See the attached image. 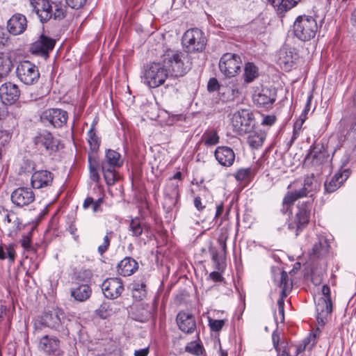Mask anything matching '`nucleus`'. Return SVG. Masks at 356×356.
Returning <instances> with one entry per match:
<instances>
[{
  "instance_id": "obj_10",
  "label": "nucleus",
  "mask_w": 356,
  "mask_h": 356,
  "mask_svg": "<svg viewBox=\"0 0 356 356\" xmlns=\"http://www.w3.org/2000/svg\"><path fill=\"white\" fill-rule=\"evenodd\" d=\"M68 119L67 112L60 108H49L44 111L40 120L46 126L61 128L66 124Z\"/></svg>"
},
{
  "instance_id": "obj_15",
  "label": "nucleus",
  "mask_w": 356,
  "mask_h": 356,
  "mask_svg": "<svg viewBox=\"0 0 356 356\" xmlns=\"http://www.w3.org/2000/svg\"><path fill=\"white\" fill-rule=\"evenodd\" d=\"M18 86L12 82H6L0 86V99L7 105H13L20 97Z\"/></svg>"
},
{
  "instance_id": "obj_52",
  "label": "nucleus",
  "mask_w": 356,
  "mask_h": 356,
  "mask_svg": "<svg viewBox=\"0 0 356 356\" xmlns=\"http://www.w3.org/2000/svg\"><path fill=\"white\" fill-rule=\"evenodd\" d=\"M225 325L224 320L209 318V325L213 332H219Z\"/></svg>"
},
{
  "instance_id": "obj_38",
  "label": "nucleus",
  "mask_w": 356,
  "mask_h": 356,
  "mask_svg": "<svg viewBox=\"0 0 356 356\" xmlns=\"http://www.w3.org/2000/svg\"><path fill=\"white\" fill-rule=\"evenodd\" d=\"M89 170L90 179L95 182L99 180V175L97 171L98 162L97 161V156H88Z\"/></svg>"
},
{
  "instance_id": "obj_50",
  "label": "nucleus",
  "mask_w": 356,
  "mask_h": 356,
  "mask_svg": "<svg viewBox=\"0 0 356 356\" xmlns=\"http://www.w3.org/2000/svg\"><path fill=\"white\" fill-rule=\"evenodd\" d=\"M179 197L172 195H164L163 207L168 211H171L178 202Z\"/></svg>"
},
{
  "instance_id": "obj_3",
  "label": "nucleus",
  "mask_w": 356,
  "mask_h": 356,
  "mask_svg": "<svg viewBox=\"0 0 356 356\" xmlns=\"http://www.w3.org/2000/svg\"><path fill=\"white\" fill-rule=\"evenodd\" d=\"M33 11L37 15L42 23L54 18L63 19L65 17L66 7L61 2H51L49 0H31Z\"/></svg>"
},
{
  "instance_id": "obj_54",
  "label": "nucleus",
  "mask_w": 356,
  "mask_h": 356,
  "mask_svg": "<svg viewBox=\"0 0 356 356\" xmlns=\"http://www.w3.org/2000/svg\"><path fill=\"white\" fill-rule=\"evenodd\" d=\"M8 223H17L19 227L20 224V220L15 213H8L4 219Z\"/></svg>"
},
{
  "instance_id": "obj_59",
  "label": "nucleus",
  "mask_w": 356,
  "mask_h": 356,
  "mask_svg": "<svg viewBox=\"0 0 356 356\" xmlns=\"http://www.w3.org/2000/svg\"><path fill=\"white\" fill-rule=\"evenodd\" d=\"M322 293L323 297H322V299H325L327 300H331V296H330V286L327 284H324L322 286Z\"/></svg>"
},
{
  "instance_id": "obj_7",
  "label": "nucleus",
  "mask_w": 356,
  "mask_h": 356,
  "mask_svg": "<svg viewBox=\"0 0 356 356\" xmlns=\"http://www.w3.org/2000/svg\"><path fill=\"white\" fill-rule=\"evenodd\" d=\"M16 75L22 83L27 86L35 84L40 79L38 67L29 60L20 61L17 64Z\"/></svg>"
},
{
  "instance_id": "obj_26",
  "label": "nucleus",
  "mask_w": 356,
  "mask_h": 356,
  "mask_svg": "<svg viewBox=\"0 0 356 356\" xmlns=\"http://www.w3.org/2000/svg\"><path fill=\"white\" fill-rule=\"evenodd\" d=\"M211 192L205 187L200 188L198 195L194 198V206L198 211H204L209 204L212 203Z\"/></svg>"
},
{
  "instance_id": "obj_56",
  "label": "nucleus",
  "mask_w": 356,
  "mask_h": 356,
  "mask_svg": "<svg viewBox=\"0 0 356 356\" xmlns=\"http://www.w3.org/2000/svg\"><path fill=\"white\" fill-rule=\"evenodd\" d=\"M12 224L13 225V227L8 228V230H9L8 235L10 237H15L17 235V232L19 230H21L22 225L21 222H20V224L19 225V227L17 226V223H12Z\"/></svg>"
},
{
  "instance_id": "obj_36",
  "label": "nucleus",
  "mask_w": 356,
  "mask_h": 356,
  "mask_svg": "<svg viewBox=\"0 0 356 356\" xmlns=\"http://www.w3.org/2000/svg\"><path fill=\"white\" fill-rule=\"evenodd\" d=\"M259 76L258 67L253 63H247L244 67V81L246 83H252Z\"/></svg>"
},
{
  "instance_id": "obj_44",
  "label": "nucleus",
  "mask_w": 356,
  "mask_h": 356,
  "mask_svg": "<svg viewBox=\"0 0 356 356\" xmlns=\"http://www.w3.org/2000/svg\"><path fill=\"white\" fill-rule=\"evenodd\" d=\"M291 283L289 282V276L286 272L282 270L280 273V286L282 289V294L286 296V291L291 288Z\"/></svg>"
},
{
  "instance_id": "obj_8",
  "label": "nucleus",
  "mask_w": 356,
  "mask_h": 356,
  "mask_svg": "<svg viewBox=\"0 0 356 356\" xmlns=\"http://www.w3.org/2000/svg\"><path fill=\"white\" fill-rule=\"evenodd\" d=\"M34 143L39 149L47 154H52L63 147L60 139L49 131L40 133L34 138Z\"/></svg>"
},
{
  "instance_id": "obj_39",
  "label": "nucleus",
  "mask_w": 356,
  "mask_h": 356,
  "mask_svg": "<svg viewBox=\"0 0 356 356\" xmlns=\"http://www.w3.org/2000/svg\"><path fill=\"white\" fill-rule=\"evenodd\" d=\"M106 183L109 185H113L118 180L115 168L101 167Z\"/></svg>"
},
{
  "instance_id": "obj_45",
  "label": "nucleus",
  "mask_w": 356,
  "mask_h": 356,
  "mask_svg": "<svg viewBox=\"0 0 356 356\" xmlns=\"http://www.w3.org/2000/svg\"><path fill=\"white\" fill-rule=\"evenodd\" d=\"M301 0H282V3L277 7V12L282 13L295 7Z\"/></svg>"
},
{
  "instance_id": "obj_18",
  "label": "nucleus",
  "mask_w": 356,
  "mask_h": 356,
  "mask_svg": "<svg viewBox=\"0 0 356 356\" xmlns=\"http://www.w3.org/2000/svg\"><path fill=\"white\" fill-rule=\"evenodd\" d=\"M276 91L274 88H263L253 96L254 103L259 107L268 108L276 100Z\"/></svg>"
},
{
  "instance_id": "obj_61",
  "label": "nucleus",
  "mask_w": 356,
  "mask_h": 356,
  "mask_svg": "<svg viewBox=\"0 0 356 356\" xmlns=\"http://www.w3.org/2000/svg\"><path fill=\"white\" fill-rule=\"evenodd\" d=\"M348 137L353 138L356 143V122L351 126L348 132Z\"/></svg>"
},
{
  "instance_id": "obj_40",
  "label": "nucleus",
  "mask_w": 356,
  "mask_h": 356,
  "mask_svg": "<svg viewBox=\"0 0 356 356\" xmlns=\"http://www.w3.org/2000/svg\"><path fill=\"white\" fill-rule=\"evenodd\" d=\"M15 255L16 253L13 245H6L5 247L0 245V259H8L10 262H13Z\"/></svg>"
},
{
  "instance_id": "obj_63",
  "label": "nucleus",
  "mask_w": 356,
  "mask_h": 356,
  "mask_svg": "<svg viewBox=\"0 0 356 356\" xmlns=\"http://www.w3.org/2000/svg\"><path fill=\"white\" fill-rule=\"evenodd\" d=\"M149 354V348H145L139 350H136L134 352L135 356H147Z\"/></svg>"
},
{
  "instance_id": "obj_41",
  "label": "nucleus",
  "mask_w": 356,
  "mask_h": 356,
  "mask_svg": "<svg viewBox=\"0 0 356 356\" xmlns=\"http://www.w3.org/2000/svg\"><path fill=\"white\" fill-rule=\"evenodd\" d=\"M272 341L273 347L278 354L282 353L283 350L286 348V343L284 339H281L280 332L277 330H275L272 334Z\"/></svg>"
},
{
  "instance_id": "obj_1",
  "label": "nucleus",
  "mask_w": 356,
  "mask_h": 356,
  "mask_svg": "<svg viewBox=\"0 0 356 356\" xmlns=\"http://www.w3.org/2000/svg\"><path fill=\"white\" fill-rule=\"evenodd\" d=\"M188 55L180 50L165 47L159 61L144 65L140 74L141 82L147 88H156L164 84L170 73L183 76L191 68Z\"/></svg>"
},
{
  "instance_id": "obj_60",
  "label": "nucleus",
  "mask_w": 356,
  "mask_h": 356,
  "mask_svg": "<svg viewBox=\"0 0 356 356\" xmlns=\"http://www.w3.org/2000/svg\"><path fill=\"white\" fill-rule=\"evenodd\" d=\"M304 122L302 120L298 119L293 125V138H296V136L298 134L300 131Z\"/></svg>"
},
{
  "instance_id": "obj_28",
  "label": "nucleus",
  "mask_w": 356,
  "mask_h": 356,
  "mask_svg": "<svg viewBox=\"0 0 356 356\" xmlns=\"http://www.w3.org/2000/svg\"><path fill=\"white\" fill-rule=\"evenodd\" d=\"M296 58L290 49L283 47L278 53L277 63L284 70H290Z\"/></svg>"
},
{
  "instance_id": "obj_14",
  "label": "nucleus",
  "mask_w": 356,
  "mask_h": 356,
  "mask_svg": "<svg viewBox=\"0 0 356 356\" xmlns=\"http://www.w3.org/2000/svg\"><path fill=\"white\" fill-rule=\"evenodd\" d=\"M102 290L106 298L113 300L122 294L124 291V285L121 279L111 277L102 283Z\"/></svg>"
},
{
  "instance_id": "obj_35",
  "label": "nucleus",
  "mask_w": 356,
  "mask_h": 356,
  "mask_svg": "<svg viewBox=\"0 0 356 356\" xmlns=\"http://www.w3.org/2000/svg\"><path fill=\"white\" fill-rule=\"evenodd\" d=\"M266 138L265 132L259 130L251 132L248 137V145L254 149L260 147Z\"/></svg>"
},
{
  "instance_id": "obj_21",
  "label": "nucleus",
  "mask_w": 356,
  "mask_h": 356,
  "mask_svg": "<svg viewBox=\"0 0 356 356\" xmlns=\"http://www.w3.org/2000/svg\"><path fill=\"white\" fill-rule=\"evenodd\" d=\"M215 158L218 163L225 167H230L235 160L234 150L227 146L218 147L214 152Z\"/></svg>"
},
{
  "instance_id": "obj_64",
  "label": "nucleus",
  "mask_w": 356,
  "mask_h": 356,
  "mask_svg": "<svg viewBox=\"0 0 356 356\" xmlns=\"http://www.w3.org/2000/svg\"><path fill=\"white\" fill-rule=\"evenodd\" d=\"M209 277L215 282H220L222 280L221 275L216 271L211 273Z\"/></svg>"
},
{
  "instance_id": "obj_55",
  "label": "nucleus",
  "mask_w": 356,
  "mask_h": 356,
  "mask_svg": "<svg viewBox=\"0 0 356 356\" xmlns=\"http://www.w3.org/2000/svg\"><path fill=\"white\" fill-rule=\"evenodd\" d=\"M219 88V84L216 78H211L208 82L207 89L209 92H214Z\"/></svg>"
},
{
  "instance_id": "obj_48",
  "label": "nucleus",
  "mask_w": 356,
  "mask_h": 356,
  "mask_svg": "<svg viewBox=\"0 0 356 356\" xmlns=\"http://www.w3.org/2000/svg\"><path fill=\"white\" fill-rule=\"evenodd\" d=\"M92 276V273L89 269H81L75 273V279L81 282H88Z\"/></svg>"
},
{
  "instance_id": "obj_53",
  "label": "nucleus",
  "mask_w": 356,
  "mask_h": 356,
  "mask_svg": "<svg viewBox=\"0 0 356 356\" xmlns=\"http://www.w3.org/2000/svg\"><path fill=\"white\" fill-rule=\"evenodd\" d=\"M65 2L70 8L79 9L85 4L86 0H65Z\"/></svg>"
},
{
  "instance_id": "obj_16",
  "label": "nucleus",
  "mask_w": 356,
  "mask_h": 356,
  "mask_svg": "<svg viewBox=\"0 0 356 356\" xmlns=\"http://www.w3.org/2000/svg\"><path fill=\"white\" fill-rule=\"evenodd\" d=\"M38 347L49 355L59 356L63 353L60 347V340L54 336H43L40 340Z\"/></svg>"
},
{
  "instance_id": "obj_34",
  "label": "nucleus",
  "mask_w": 356,
  "mask_h": 356,
  "mask_svg": "<svg viewBox=\"0 0 356 356\" xmlns=\"http://www.w3.org/2000/svg\"><path fill=\"white\" fill-rule=\"evenodd\" d=\"M11 57L4 53L0 54V79L6 77L13 68Z\"/></svg>"
},
{
  "instance_id": "obj_37",
  "label": "nucleus",
  "mask_w": 356,
  "mask_h": 356,
  "mask_svg": "<svg viewBox=\"0 0 356 356\" xmlns=\"http://www.w3.org/2000/svg\"><path fill=\"white\" fill-rule=\"evenodd\" d=\"M131 288L134 299L140 300L146 296V284L144 282H134L131 284Z\"/></svg>"
},
{
  "instance_id": "obj_29",
  "label": "nucleus",
  "mask_w": 356,
  "mask_h": 356,
  "mask_svg": "<svg viewBox=\"0 0 356 356\" xmlns=\"http://www.w3.org/2000/svg\"><path fill=\"white\" fill-rule=\"evenodd\" d=\"M329 247L328 241L324 236H318L317 241L314 243L310 257L319 259L325 257L328 252Z\"/></svg>"
},
{
  "instance_id": "obj_25",
  "label": "nucleus",
  "mask_w": 356,
  "mask_h": 356,
  "mask_svg": "<svg viewBox=\"0 0 356 356\" xmlns=\"http://www.w3.org/2000/svg\"><path fill=\"white\" fill-rule=\"evenodd\" d=\"M138 269V262L132 257L124 258L117 266L118 274L127 277L134 274Z\"/></svg>"
},
{
  "instance_id": "obj_43",
  "label": "nucleus",
  "mask_w": 356,
  "mask_h": 356,
  "mask_svg": "<svg viewBox=\"0 0 356 356\" xmlns=\"http://www.w3.org/2000/svg\"><path fill=\"white\" fill-rule=\"evenodd\" d=\"M164 195H172L174 197H179V184L170 179L168 181L165 190Z\"/></svg>"
},
{
  "instance_id": "obj_31",
  "label": "nucleus",
  "mask_w": 356,
  "mask_h": 356,
  "mask_svg": "<svg viewBox=\"0 0 356 356\" xmlns=\"http://www.w3.org/2000/svg\"><path fill=\"white\" fill-rule=\"evenodd\" d=\"M332 312V300H327L320 298L316 305L317 321L323 323L326 318Z\"/></svg>"
},
{
  "instance_id": "obj_17",
  "label": "nucleus",
  "mask_w": 356,
  "mask_h": 356,
  "mask_svg": "<svg viewBox=\"0 0 356 356\" xmlns=\"http://www.w3.org/2000/svg\"><path fill=\"white\" fill-rule=\"evenodd\" d=\"M35 200V194L30 188L19 187L11 194V201L17 207L27 206Z\"/></svg>"
},
{
  "instance_id": "obj_57",
  "label": "nucleus",
  "mask_w": 356,
  "mask_h": 356,
  "mask_svg": "<svg viewBox=\"0 0 356 356\" xmlns=\"http://www.w3.org/2000/svg\"><path fill=\"white\" fill-rule=\"evenodd\" d=\"M22 246L26 250H29L31 248V238L28 235H24L22 236V238L20 241Z\"/></svg>"
},
{
  "instance_id": "obj_2",
  "label": "nucleus",
  "mask_w": 356,
  "mask_h": 356,
  "mask_svg": "<svg viewBox=\"0 0 356 356\" xmlns=\"http://www.w3.org/2000/svg\"><path fill=\"white\" fill-rule=\"evenodd\" d=\"M291 186L296 188L286 193L282 201L283 208L281 209L282 213H287L288 216L292 213L291 208L296 200L307 196L312 197L320 188V184L314 174L305 176L302 180L294 181L289 188Z\"/></svg>"
},
{
  "instance_id": "obj_58",
  "label": "nucleus",
  "mask_w": 356,
  "mask_h": 356,
  "mask_svg": "<svg viewBox=\"0 0 356 356\" xmlns=\"http://www.w3.org/2000/svg\"><path fill=\"white\" fill-rule=\"evenodd\" d=\"M275 120H276V118L275 115H266L263 118L261 124L271 126L275 122Z\"/></svg>"
},
{
  "instance_id": "obj_51",
  "label": "nucleus",
  "mask_w": 356,
  "mask_h": 356,
  "mask_svg": "<svg viewBox=\"0 0 356 356\" xmlns=\"http://www.w3.org/2000/svg\"><path fill=\"white\" fill-rule=\"evenodd\" d=\"M112 309L110 308L109 305L106 302L102 303L97 309L98 315L102 318H107L112 314Z\"/></svg>"
},
{
  "instance_id": "obj_46",
  "label": "nucleus",
  "mask_w": 356,
  "mask_h": 356,
  "mask_svg": "<svg viewBox=\"0 0 356 356\" xmlns=\"http://www.w3.org/2000/svg\"><path fill=\"white\" fill-rule=\"evenodd\" d=\"M202 346L197 341H191L188 343L185 347V350L186 352L196 355H200L202 354Z\"/></svg>"
},
{
  "instance_id": "obj_19",
  "label": "nucleus",
  "mask_w": 356,
  "mask_h": 356,
  "mask_svg": "<svg viewBox=\"0 0 356 356\" xmlns=\"http://www.w3.org/2000/svg\"><path fill=\"white\" fill-rule=\"evenodd\" d=\"M176 322L179 329L186 334H192L196 330L195 316L189 312H179L177 315Z\"/></svg>"
},
{
  "instance_id": "obj_49",
  "label": "nucleus",
  "mask_w": 356,
  "mask_h": 356,
  "mask_svg": "<svg viewBox=\"0 0 356 356\" xmlns=\"http://www.w3.org/2000/svg\"><path fill=\"white\" fill-rule=\"evenodd\" d=\"M113 236V232H107L106 236L104 237L103 243L98 247V252L100 255H103L108 249L110 245L111 238Z\"/></svg>"
},
{
  "instance_id": "obj_4",
  "label": "nucleus",
  "mask_w": 356,
  "mask_h": 356,
  "mask_svg": "<svg viewBox=\"0 0 356 356\" xmlns=\"http://www.w3.org/2000/svg\"><path fill=\"white\" fill-rule=\"evenodd\" d=\"M318 30L317 22L312 16L305 15L298 16L293 23L294 35L303 42L313 39Z\"/></svg>"
},
{
  "instance_id": "obj_42",
  "label": "nucleus",
  "mask_w": 356,
  "mask_h": 356,
  "mask_svg": "<svg viewBox=\"0 0 356 356\" xmlns=\"http://www.w3.org/2000/svg\"><path fill=\"white\" fill-rule=\"evenodd\" d=\"M202 137L206 145H215L219 142V136L217 131L214 129L206 131Z\"/></svg>"
},
{
  "instance_id": "obj_30",
  "label": "nucleus",
  "mask_w": 356,
  "mask_h": 356,
  "mask_svg": "<svg viewBox=\"0 0 356 356\" xmlns=\"http://www.w3.org/2000/svg\"><path fill=\"white\" fill-rule=\"evenodd\" d=\"M123 164L120 154L113 149L106 151L105 157L102 161L101 167L119 168Z\"/></svg>"
},
{
  "instance_id": "obj_33",
  "label": "nucleus",
  "mask_w": 356,
  "mask_h": 356,
  "mask_svg": "<svg viewBox=\"0 0 356 356\" xmlns=\"http://www.w3.org/2000/svg\"><path fill=\"white\" fill-rule=\"evenodd\" d=\"M88 136V143L90 146V150L88 152V155L97 156V152L99 149L100 145V139L96 135V133L94 130V126H91L90 129L87 133Z\"/></svg>"
},
{
  "instance_id": "obj_12",
  "label": "nucleus",
  "mask_w": 356,
  "mask_h": 356,
  "mask_svg": "<svg viewBox=\"0 0 356 356\" xmlns=\"http://www.w3.org/2000/svg\"><path fill=\"white\" fill-rule=\"evenodd\" d=\"M232 120L234 129L240 135L249 132L253 127L252 114L248 109H241L236 112Z\"/></svg>"
},
{
  "instance_id": "obj_24",
  "label": "nucleus",
  "mask_w": 356,
  "mask_h": 356,
  "mask_svg": "<svg viewBox=\"0 0 356 356\" xmlns=\"http://www.w3.org/2000/svg\"><path fill=\"white\" fill-rule=\"evenodd\" d=\"M27 21L24 15L15 14L8 21L7 29L8 31L14 35L22 33L26 29Z\"/></svg>"
},
{
  "instance_id": "obj_22",
  "label": "nucleus",
  "mask_w": 356,
  "mask_h": 356,
  "mask_svg": "<svg viewBox=\"0 0 356 356\" xmlns=\"http://www.w3.org/2000/svg\"><path fill=\"white\" fill-rule=\"evenodd\" d=\"M55 45V40L41 35L39 39L33 43L31 49L33 54L47 55Z\"/></svg>"
},
{
  "instance_id": "obj_47",
  "label": "nucleus",
  "mask_w": 356,
  "mask_h": 356,
  "mask_svg": "<svg viewBox=\"0 0 356 356\" xmlns=\"http://www.w3.org/2000/svg\"><path fill=\"white\" fill-rule=\"evenodd\" d=\"M252 175V170L250 168H241L238 170L234 175L236 180L242 181H247Z\"/></svg>"
},
{
  "instance_id": "obj_11",
  "label": "nucleus",
  "mask_w": 356,
  "mask_h": 356,
  "mask_svg": "<svg viewBox=\"0 0 356 356\" xmlns=\"http://www.w3.org/2000/svg\"><path fill=\"white\" fill-rule=\"evenodd\" d=\"M312 201L308 200L298 204V212L296 214V222H291L288 227L290 229L296 228V235L309 222L312 209Z\"/></svg>"
},
{
  "instance_id": "obj_13",
  "label": "nucleus",
  "mask_w": 356,
  "mask_h": 356,
  "mask_svg": "<svg viewBox=\"0 0 356 356\" xmlns=\"http://www.w3.org/2000/svg\"><path fill=\"white\" fill-rule=\"evenodd\" d=\"M64 314L60 311H54L44 313L35 322V329H42L48 327L51 329L58 330L62 325V318Z\"/></svg>"
},
{
  "instance_id": "obj_62",
  "label": "nucleus",
  "mask_w": 356,
  "mask_h": 356,
  "mask_svg": "<svg viewBox=\"0 0 356 356\" xmlns=\"http://www.w3.org/2000/svg\"><path fill=\"white\" fill-rule=\"evenodd\" d=\"M312 98H313V97L312 95H310L307 97V100L306 104H305V108L302 112V113H305L307 115L308 114V113L311 108V103H312Z\"/></svg>"
},
{
  "instance_id": "obj_32",
  "label": "nucleus",
  "mask_w": 356,
  "mask_h": 356,
  "mask_svg": "<svg viewBox=\"0 0 356 356\" xmlns=\"http://www.w3.org/2000/svg\"><path fill=\"white\" fill-rule=\"evenodd\" d=\"M92 293L91 288L88 284H81L71 290V296L79 302L88 300Z\"/></svg>"
},
{
  "instance_id": "obj_23",
  "label": "nucleus",
  "mask_w": 356,
  "mask_h": 356,
  "mask_svg": "<svg viewBox=\"0 0 356 356\" xmlns=\"http://www.w3.org/2000/svg\"><path fill=\"white\" fill-rule=\"evenodd\" d=\"M350 170L345 169L341 172H337L330 181L324 184L325 191L328 193L336 191L350 176Z\"/></svg>"
},
{
  "instance_id": "obj_9",
  "label": "nucleus",
  "mask_w": 356,
  "mask_h": 356,
  "mask_svg": "<svg viewBox=\"0 0 356 356\" xmlns=\"http://www.w3.org/2000/svg\"><path fill=\"white\" fill-rule=\"evenodd\" d=\"M241 59L236 54L226 53L219 62L220 72L227 77L235 76L241 70Z\"/></svg>"
},
{
  "instance_id": "obj_5",
  "label": "nucleus",
  "mask_w": 356,
  "mask_h": 356,
  "mask_svg": "<svg viewBox=\"0 0 356 356\" xmlns=\"http://www.w3.org/2000/svg\"><path fill=\"white\" fill-rule=\"evenodd\" d=\"M332 160L327 148L322 143H314L305 159L306 165H310L316 171H321L329 166Z\"/></svg>"
},
{
  "instance_id": "obj_6",
  "label": "nucleus",
  "mask_w": 356,
  "mask_h": 356,
  "mask_svg": "<svg viewBox=\"0 0 356 356\" xmlns=\"http://www.w3.org/2000/svg\"><path fill=\"white\" fill-rule=\"evenodd\" d=\"M182 44L188 53L202 52L205 49L207 39L200 29H191L184 33Z\"/></svg>"
},
{
  "instance_id": "obj_20",
  "label": "nucleus",
  "mask_w": 356,
  "mask_h": 356,
  "mask_svg": "<svg viewBox=\"0 0 356 356\" xmlns=\"http://www.w3.org/2000/svg\"><path fill=\"white\" fill-rule=\"evenodd\" d=\"M53 174L47 170H38L31 177V184L33 188L40 189L50 186L53 182Z\"/></svg>"
},
{
  "instance_id": "obj_27",
  "label": "nucleus",
  "mask_w": 356,
  "mask_h": 356,
  "mask_svg": "<svg viewBox=\"0 0 356 356\" xmlns=\"http://www.w3.org/2000/svg\"><path fill=\"white\" fill-rule=\"evenodd\" d=\"M129 230L131 232V236L138 237L141 236L143 232L149 234L151 231V227L145 220L135 218L131 219L129 226Z\"/></svg>"
}]
</instances>
